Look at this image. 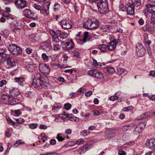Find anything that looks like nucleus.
<instances>
[{
  "label": "nucleus",
  "mask_w": 155,
  "mask_h": 155,
  "mask_svg": "<svg viewBox=\"0 0 155 155\" xmlns=\"http://www.w3.org/2000/svg\"><path fill=\"white\" fill-rule=\"evenodd\" d=\"M31 78L33 80L31 85L34 88L41 86L42 88L47 89L49 85L48 83L45 81V79L47 78L45 76L41 75L39 73L33 74Z\"/></svg>",
  "instance_id": "f257e3e1"
},
{
  "label": "nucleus",
  "mask_w": 155,
  "mask_h": 155,
  "mask_svg": "<svg viewBox=\"0 0 155 155\" xmlns=\"http://www.w3.org/2000/svg\"><path fill=\"white\" fill-rule=\"evenodd\" d=\"M89 1L92 4L90 6L97 8L99 12L101 14H104L109 10L107 0H89Z\"/></svg>",
  "instance_id": "f03ea898"
},
{
  "label": "nucleus",
  "mask_w": 155,
  "mask_h": 155,
  "mask_svg": "<svg viewBox=\"0 0 155 155\" xmlns=\"http://www.w3.org/2000/svg\"><path fill=\"white\" fill-rule=\"evenodd\" d=\"M99 25V21L94 18L87 20L83 24L84 27L88 30L96 29L97 28Z\"/></svg>",
  "instance_id": "7ed1b4c3"
},
{
  "label": "nucleus",
  "mask_w": 155,
  "mask_h": 155,
  "mask_svg": "<svg viewBox=\"0 0 155 155\" xmlns=\"http://www.w3.org/2000/svg\"><path fill=\"white\" fill-rule=\"evenodd\" d=\"M8 48V50L12 54L15 55H18L22 52L20 47L15 44L9 45Z\"/></svg>",
  "instance_id": "20e7f679"
},
{
  "label": "nucleus",
  "mask_w": 155,
  "mask_h": 155,
  "mask_svg": "<svg viewBox=\"0 0 155 155\" xmlns=\"http://www.w3.org/2000/svg\"><path fill=\"white\" fill-rule=\"evenodd\" d=\"M61 46L64 50H68L73 48L74 44L72 39H67L66 40L65 44L64 41L61 42Z\"/></svg>",
  "instance_id": "39448f33"
},
{
  "label": "nucleus",
  "mask_w": 155,
  "mask_h": 155,
  "mask_svg": "<svg viewBox=\"0 0 155 155\" xmlns=\"http://www.w3.org/2000/svg\"><path fill=\"white\" fill-rule=\"evenodd\" d=\"M22 14L25 17L30 19H35L37 18L36 14L35 12H32L30 9H24L23 11Z\"/></svg>",
  "instance_id": "423d86ee"
},
{
  "label": "nucleus",
  "mask_w": 155,
  "mask_h": 155,
  "mask_svg": "<svg viewBox=\"0 0 155 155\" xmlns=\"http://www.w3.org/2000/svg\"><path fill=\"white\" fill-rule=\"evenodd\" d=\"M88 73L91 76L99 79H102L104 77L103 74L101 72L97 70L89 71Z\"/></svg>",
  "instance_id": "0eeeda50"
},
{
  "label": "nucleus",
  "mask_w": 155,
  "mask_h": 155,
  "mask_svg": "<svg viewBox=\"0 0 155 155\" xmlns=\"http://www.w3.org/2000/svg\"><path fill=\"white\" fill-rule=\"evenodd\" d=\"M39 71L42 73L48 74L50 72V69L46 64H40L39 66Z\"/></svg>",
  "instance_id": "6e6552de"
},
{
  "label": "nucleus",
  "mask_w": 155,
  "mask_h": 155,
  "mask_svg": "<svg viewBox=\"0 0 155 155\" xmlns=\"http://www.w3.org/2000/svg\"><path fill=\"white\" fill-rule=\"evenodd\" d=\"M14 3L16 8L21 10L26 7L27 5V2L24 0H16Z\"/></svg>",
  "instance_id": "1a4fd4ad"
},
{
  "label": "nucleus",
  "mask_w": 155,
  "mask_h": 155,
  "mask_svg": "<svg viewBox=\"0 0 155 155\" xmlns=\"http://www.w3.org/2000/svg\"><path fill=\"white\" fill-rule=\"evenodd\" d=\"M71 22L66 19L62 20L60 22V25L64 29L68 30L71 27Z\"/></svg>",
  "instance_id": "9d476101"
},
{
  "label": "nucleus",
  "mask_w": 155,
  "mask_h": 155,
  "mask_svg": "<svg viewBox=\"0 0 155 155\" xmlns=\"http://www.w3.org/2000/svg\"><path fill=\"white\" fill-rule=\"evenodd\" d=\"M41 47L43 49L46 51H49L51 48V43L45 41L43 42L41 44Z\"/></svg>",
  "instance_id": "9b49d317"
},
{
  "label": "nucleus",
  "mask_w": 155,
  "mask_h": 155,
  "mask_svg": "<svg viewBox=\"0 0 155 155\" xmlns=\"http://www.w3.org/2000/svg\"><path fill=\"white\" fill-rule=\"evenodd\" d=\"M146 146L147 147L152 149L155 148V139L148 140L146 142Z\"/></svg>",
  "instance_id": "f8f14e48"
},
{
  "label": "nucleus",
  "mask_w": 155,
  "mask_h": 155,
  "mask_svg": "<svg viewBox=\"0 0 155 155\" xmlns=\"http://www.w3.org/2000/svg\"><path fill=\"white\" fill-rule=\"evenodd\" d=\"M143 29L145 31H151L154 30V25L151 22H148L143 26Z\"/></svg>",
  "instance_id": "ddd939ff"
},
{
  "label": "nucleus",
  "mask_w": 155,
  "mask_h": 155,
  "mask_svg": "<svg viewBox=\"0 0 155 155\" xmlns=\"http://www.w3.org/2000/svg\"><path fill=\"white\" fill-rule=\"evenodd\" d=\"M134 6L130 4L126 7V11L128 15H132L134 13Z\"/></svg>",
  "instance_id": "4468645a"
},
{
  "label": "nucleus",
  "mask_w": 155,
  "mask_h": 155,
  "mask_svg": "<svg viewBox=\"0 0 155 155\" xmlns=\"http://www.w3.org/2000/svg\"><path fill=\"white\" fill-rule=\"evenodd\" d=\"M115 133V130H107L105 133V137L109 139L114 137Z\"/></svg>",
  "instance_id": "2eb2a0df"
},
{
  "label": "nucleus",
  "mask_w": 155,
  "mask_h": 155,
  "mask_svg": "<svg viewBox=\"0 0 155 155\" xmlns=\"http://www.w3.org/2000/svg\"><path fill=\"white\" fill-rule=\"evenodd\" d=\"M50 4V2H47L46 3L44 4L42 14H44L45 13L47 15H48L49 13V9Z\"/></svg>",
  "instance_id": "dca6fc26"
},
{
  "label": "nucleus",
  "mask_w": 155,
  "mask_h": 155,
  "mask_svg": "<svg viewBox=\"0 0 155 155\" xmlns=\"http://www.w3.org/2000/svg\"><path fill=\"white\" fill-rule=\"evenodd\" d=\"M147 11L151 14H155V5H151L150 4L146 5Z\"/></svg>",
  "instance_id": "f3484780"
},
{
  "label": "nucleus",
  "mask_w": 155,
  "mask_h": 155,
  "mask_svg": "<svg viewBox=\"0 0 155 155\" xmlns=\"http://www.w3.org/2000/svg\"><path fill=\"white\" fill-rule=\"evenodd\" d=\"M56 33L59 36L60 38L63 39L66 38L68 36L66 33L62 32L59 30H57Z\"/></svg>",
  "instance_id": "a211bd4d"
},
{
  "label": "nucleus",
  "mask_w": 155,
  "mask_h": 155,
  "mask_svg": "<svg viewBox=\"0 0 155 155\" xmlns=\"http://www.w3.org/2000/svg\"><path fill=\"white\" fill-rule=\"evenodd\" d=\"M9 92L10 95L12 96H16L19 94L18 90L17 88H13L10 89Z\"/></svg>",
  "instance_id": "6ab92c4d"
},
{
  "label": "nucleus",
  "mask_w": 155,
  "mask_h": 155,
  "mask_svg": "<svg viewBox=\"0 0 155 155\" xmlns=\"http://www.w3.org/2000/svg\"><path fill=\"white\" fill-rule=\"evenodd\" d=\"M53 33V34H52L51 37L53 41L58 43L59 42L60 39L58 36L57 35L56 32H55L54 31L52 30V31Z\"/></svg>",
  "instance_id": "aec40b11"
},
{
  "label": "nucleus",
  "mask_w": 155,
  "mask_h": 155,
  "mask_svg": "<svg viewBox=\"0 0 155 155\" xmlns=\"http://www.w3.org/2000/svg\"><path fill=\"white\" fill-rule=\"evenodd\" d=\"M9 57H8L7 63L9 67H12L15 66L17 64V62L15 61L14 59H8Z\"/></svg>",
  "instance_id": "412c9836"
},
{
  "label": "nucleus",
  "mask_w": 155,
  "mask_h": 155,
  "mask_svg": "<svg viewBox=\"0 0 155 155\" xmlns=\"http://www.w3.org/2000/svg\"><path fill=\"white\" fill-rule=\"evenodd\" d=\"M6 104H8L14 105L16 104L17 102L15 97L10 96Z\"/></svg>",
  "instance_id": "4be33fe9"
},
{
  "label": "nucleus",
  "mask_w": 155,
  "mask_h": 155,
  "mask_svg": "<svg viewBox=\"0 0 155 155\" xmlns=\"http://www.w3.org/2000/svg\"><path fill=\"white\" fill-rule=\"evenodd\" d=\"M29 39L30 41H37L39 39L38 35L35 34L30 35L29 37Z\"/></svg>",
  "instance_id": "5701e85b"
},
{
  "label": "nucleus",
  "mask_w": 155,
  "mask_h": 155,
  "mask_svg": "<svg viewBox=\"0 0 155 155\" xmlns=\"http://www.w3.org/2000/svg\"><path fill=\"white\" fill-rule=\"evenodd\" d=\"M116 47V45L112 41L110 42L107 45V47L108 50L110 51H112L114 50Z\"/></svg>",
  "instance_id": "b1692460"
},
{
  "label": "nucleus",
  "mask_w": 155,
  "mask_h": 155,
  "mask_svg": "<svg viewBox=\"0 0 155 155\" xmlns=\"http://www.w3.org/2000/svg\"><path fill=\"white\" fill-rule=\"evenodd\" d=\"M68 117L71 121H78L79 120V118L76 117L72 114L67 115Z\"/></svg>",
  "instance_id": "393cba45"
},
{
  "label": "nucleus",
  "mask_w": 155,
  "mask_h": 155,
  "mask_svg": "<svg viewBox=\"0 0 155 155\" xmlns=\"http://www.w3.org/2000/svg\"><path fill=\"white\" fill-rule=\"evenodd\" d=\"M136 51L137 55L140 57L143 56L146 53L145 48H143L140 50H137Z\"/></svg>",
  "instance_id": "a878e982"
},
{
  "label": "nucleus",
  "mask_w": 155,
  "mask_h": 155,
  "mask_svg": "<svg viewBox=\"0 0 155 155\" xmlns=\"http://www.w3.org/2000/svg\"><path fill=\"white\" fill-rule=\"evenodd\" d=\"M132 4L134 6L138 7L141 4V0H131Z\"/></svg>",
  "instance_id": "bb28decb"
},
{
  "label": "nucleus",
  "mask_w": 155,
  "mask_h": 155,
  "mask_svg": "<svg viewBox=\"0 0 155 155\" xmlns=\"http://www.w3.org/2000/svg\"><path fill=\"white\" fill-rule=\"evenodd\" d=\"M15 80L16 82L21 85H22L23 83L25 81V79L23 78L16 77L15 78Z\"/></svg>",
  "instance_id": "cd10ccee"
},
{
  "label": "nucleus",
  "mask_w": 155,
  "mask_h": 155,
  "mask_svg": "<svg viewBox=\"0 0 155 155\" xmlns=\"http://www.w3.org/2000/svg\"><path fill=\"white\" fill-rule=\"evenodd\" d=\"M27 69L29 72H32L34 71L35 68V65L33 64H30L28 65L26 67Z\"/></svg>",
  "instance_id": "c85d7f7f"
},
{
  "label": "nucleus",
  "mask_w": 155,
  "mask_h": 155,
  "mask_svg": "<svg viewBox=\"0 0 155 155\" xmlns=\"http://www.w3.org/2000/svg\"><path fill=\"white\" fill-rule=\"evenodd\" d=\"M107 46L104 44H101L99 45L98 48L102 52H105L107 51Z\"/></svg>",
  "instance_id": "c756f323"
},
{
  "label": "nucleus",
  "mask_w": 155,
  "mask_h": 155,
  "mask_svg": "<svg viewBox=\"0 0 155 155\" xmlns=\"http://www.w3.org/2000/svg\"><path fill=\"white\" fill-rule=\"evenodd\" d=\"M33 7L36 9L38 11H40L41 13H42L43 10V6L41 5H37L36 4H34L33 5Z\"/></svg>",
  "instance_id": "7c9ffc66"
},
{
  "label": "nucleus",
  "mask_w": 155,
  "mask_h": 155,
  "mask_svg": "<svg viewBox=\"0 0 155 155\" xmlns=\"http://www.w3.org/2000/svg\"><path fill=\"white\" fill-rule=\"evenodd\" d=\"M91 144L90 143L88 142L86 144L83 146L82 147L84 149V151L86 152L91 148Z\"/></svg>",
  "instance_id": "2f4dec72"
},
{
  "label": "nucleus",
  "mask_w": 155,
  "mask_h": 155,
  "mask_svg": "<svg viewBox=\"0 0 155 155\" xmlns=\"http://www.w3.org/2000/svg\"><path fill=\"white\" fill-rule=\"evenodd\" d=\"M83 37L82 39V41L84 42H86L87 39L88 38L89 35L88 32H85L83 34Z\"/></svg>",
  "instance_id": "473e14b6"
},
{
  "label": "nucleus",
  "mask_w": 155,
  "mask_h": 155,
  "mask_svg": "<svg viewBox=\"0 0 155 155\" xmlns=\"http://www.w3.org/2000/svg\"><path fill=\"white\" fill-rule=\"evenodd\" d=\"M72 56L78 57L79 56L80 54L78 51L76 50H74L71 53Z\"/></svg>",
  "instance_id": "72a5a7b5"
},
{
  "label": "nucleus",
  "mask_w": 155,
  "mask_h": 155,
  "mask_svg": "<svg viewBox=\"0 0 155 155\" xmlns=\"http://www.w3.org/2000/svg\"><path fill=\"white\" fill-rule=\"evenodd\" d=\"M56 138L59 141H62L64 140V138L63 137L62 135L60 134H58Z\"/></svg>",
  "instance_id": "f704fd0d"
},
{
  "label": "nucleus",
  "mask_w": 155,
  "mask_h": 155,
  "mask_svg": "<svg viewBox=\"0 0 155 155\" xmlns=\"http://www.w3.org/2000/svg\"><path fill=\"white\" fill-rule=\"evenodd\" d=\"M106 70L107 72L110 74L114 72L115 71L114 69L112 67L107 68Z\"/></svg>",
  "instance_id": "c9c22d12"
},
{
  "label": "nucleus",
  "mask_w": 155,
  "mask_h": 155,
  "mask_svg": "<svg viewBox=\"0 0 155 155\" xmlns=\"http://www.w3.org/2000/svg\"><path fill=\"white\" fill-rule=\"evenodd\" d=\"M28 126L31 129H35L37 127L38 124L36 123H32L29 124Z\"/></svg>",
  "instance_id": "e433bc0d"
},
{
  "label": "nucleus",
  "mask_w": 155,
  "mask_h": 155,
  "mask_svg": "<svg viewBox=\"0 0 155 155\" xmlns=\"http://www.w3.org/2000/svg\"><path fill=\"white\" fill-rule=\"evenodd\" d=\"M90 132L89 130H85L81 133V136L83 137H85L87 135L89 134Z\"/></svg>",
  "instance_id": "4c0bfd02"
},
{
  "label": "nucleus",
  "mask_w": 155,
  "mask_h": 155,
  "mask_svg": "<svg viewBox=\"0 0 155 155\" xmlns=\"http://www.w3.org/2000/svg\"><path fill=\"white\" fill-rule=\"evenodd\" d=\"M10 96H9V95H4H4H2V96L1 98H2V99L3 101H5L7 102Z\"/></svg>",
  "instance_id": "58836bf2"
},
{
  "label": "nucleus",
  "mask_w": 155,
  "mask_h": 155,
  "mask_svg": "<svg viewBox=\"0 0 155 155\" xmlns=\"http://www.w3.org/2000/svg\"><path fill=\"white\" fill-rule=\"evenodd\" d=\"M117 92H116L114 96H111L110 97V100L111 101H113L116 100L118 99V97L116 95H117Z\"/></svg>",
  "instance_id": "ea45409f"
},
{
  "label": "nucleus",
  "mask_w": 155,
  "mask_h": 155,
  "mask_svg": "<svg viewBox=\"0 0 155 155\" xmlns=\"http://www.w3.org/2000/svg\"><path fill=\"white\" fill-rule=\"evenodd\" d=\"M41 57L45 61H47L48 60L49 57L45 53H43L41 55Z\"/></svg>",
  "instance_id": "a19ab883"
},
{
  "label": "nucleus",
  "mask_w": 155,
  "mask_h": 155,
  "mask_svg": "<svg viewBox=\"0 0 155 155\" xmlns=\"http://www.w3.org/2000/svg\"><path fill=\"white\" fill-rule=\"evenodd\" d=\"M34 94L33 92L31 91H27L25 93V95L26 97H31Z\"/></svg>",
  "instance_id": "79ce46f5"
},
{
  "label": "nucleus",
  "mask_w": 155,
  "mask_h": 155,
  "mask_svg": "<svg viewBox=\"0 0 155 155\" xmlns=\"http://www.w3.org/2000/svg\"><path fill=\"white\" fill-rule=\"evenodd\" d=\"M136 51L137 50H140L141 49L143 48H145L144 47H143L142 45L141 44L138 43L136 46Z\"/></svg>",
  "instance_id": "37998d69"
},
{
  "label": "nucleus",
  "mask_w": 155,
  "mask_h": 155,
  "mask_svg": "<svg viewBox=\"0 0 155 155\" xmlns=\"http://www.w3.org/2000/svg\"><path fill=\"white\" fill-rule=\"evenodd\" d=\"M54 50L55 51H58L61 48V45L58 44H54L53 45Z\"/></svg>",
  "instance_id": "c03bdc74"
},
{
  "label": "nucleus",
  "mask_w": 155,
  "mask_h": 155,
  "mask_svg": "<svg viewBox=\"0 0 155 155\" xmlns=\"http://www.w3.org/2000/svg\"><path fill=\"white\" fill-rule=\"evenodd\" d=\"M64 106L66 110H69L71 109V105L70 103H67L64 104Z\"/></svg>",
  "instance_id": "a18cd8bd"
},
{
  "label": "nucleus",
  "mask_w": 155,
  "mask_h": 155,
  "mask_svg": "<svg viewBox=\"0 0 155 155\" xmlns=\"http://www.w3.org/2000/svg\"><path fill=\"white\" fill-rule=\"evenodd\" d=\"M135 131L138 132V133H141L142 132L143 130L142 129V127H140V126L138 125L137 127L135 129Z\"/></svg>",
  "instance_id": "49530a36"
},
{
  "label": "nucleus",
  "mask_w": 155,
  "mask_h": 155,
  "mask_svg": "<svg viewBox=\"0 0 155 155\" xmlns=\"http://www.w3.org/2000/svg\"><path fill=\"white\" fill-rule=\"evenodd\" d=\"M102 111L101 110L98 111L97 110H94V114L95 115H98L102 114Z\"/></svg>",
  "instance_id": "de8ad7c7"
},
{
  "label": "nucleus",
  "mask_w": 155,
  "mask_h": 155,
  "mask_svg": "<svg viewBox=\"0 0 155 155\" xmlns=\"http://www.w3.org/2000/svg\"><path fill=\"white\" fill-rule=\"evenodd\" d=\"M15 120L18 123H21L24 121V120L21 118H16Z\"/></svg>",
  "instance_id": "09e8293b"
},
{
  "label": "nucleus",
  "mask_w": 155,
  "mask_h": 155,
  "mask_svg": "<svg viewBox=\"0 0 155 155\" xmlns=\"http://www.w3.org/2000/svg\"><path fill=\"white\" fill-rule=\"evenodd\" d=\"M54 11H58V10L59 9L60 6L58 4H55L54 5Z\"/></svg>",
  "instance_id": "8fccbe9b"
},
{
  "label": "nucleus",
  "mask_w": 155,
  "mask_h": 155,
  "mask_svg": "<svg viewBox=\"0 0 155 155\" xmlns=\"http://www.w3.org/2000/svg\"><path fill=\"white\" fill-rule=\"evenodd\" d=\"M151 41L150 40H148L147 41H145V46L146 47H150V45L151 44Z\"/></svg>",
  "instance_id": "3c124183"
},
{
  "label": "nucleus",
  "mask_w": 155,
  "mask_h": 155,
  "mask_svg": "<svg viewBox=\"0 0 155 155\" xmlns=\"http://www.w3.org/2000/svg\"><path fill=\"white\" fill-rule=\"evenodd\" d=\"M125 110H124V111H129L130 110H132L134 109V107L132 106H130L124 108Z\"/></svg>",
  "instance_id": "603ef678"
},
{
  "label": "nucleus",
  "mask_w": 155,
  "mask_h": 155,
  "mask_svg": "<svg viewBox=\"0 0 155 155\" xmlns=\"http://www.w3.org/2000/svg\"><path fill=\"white\" fill-rule=\"evenodd\" d=\"M84 143V141L82 139L78 140L76 142V144L80 145Z\"/></svg>",
  "instance_id": "864d4df0"
},
{
  "label": "nucleus",
  "mask_w": 155,
  "mask_h": 155,
  "mask_svg": "<svg viewBox=\"0 0 155 155\" xmlns=\"http://www.w3.org/2000/svg\"><path fill=\"white\" fill-rule=\"evenodd\" d=\"M139 126H140V127H142V129L143 130V128L145 127L146 124L145 122H142L140 123L138 125Z\"/></svg>",
  "instance_id": "5fc2aeb1"
},
{
  "label": "nucleus",
  "mask_w": 155,
  "mask_h": 155,
  "mask_svg": "<svg viewBox=\"0 0 155 155\" xmlns=\"http://www.w3.org/2000/svg\"><path fill=\"white\" fill-rule=\"evenodd\" d=\"M6 84V81L4 80H2L0 81V86L2 87L4 85Z\"/></svg>",
  "instance_id": "6e6d98bb"
},
{
  "label": "nucleus",
  "mask_w": 155,
  "mask_h": 155,
  "mask_svg": "<svg viewBox=\"0 0 155 155\" xmlns=\"http://www.w3.org/2000/svg\"><path fill=\"white\" fill-rule=\"evenodd\" d=\"M7 120L8 122V123L10 125L15 124V122L13 121L11 119L8 118L7 119Z\"/></svg>",
  "instance_id": "4d7b16f0"
},
{
  "label": "nucleus",
  "mask_w": 155,
  "mask_h": 155,
  "mask_svg": "<svg viewBox=\"0 0 155 155\" xmlns=\"http://www.w3.org/2000/svg\"><path fill=\"white\" fill-rule=\"evenodd\" d=\"M3 1L6 5L11 4L13 2V0H3Z\"/></svg>",
  "instance_id": "13d9d810"
},
{
  "label": "nucleus",
  "mask_w": 155,
  "mask_h": 155,
  "mask_svg": "<svg viewBox=\"0 0 155 155\" xmlns=\"http://www.w3.org/2000/svg\"><path fill=\"white\" fill-rule=\"evenodd\" d=\"M92 94V92L91 91H89L85 93V95L87 97H90Z\"/></svg>",
  "instance_id": "bf43d9fd"
},
{
  "label": "nucleus",
  "mask_w": 155,
  "mask_h": 155,
  "mask_svg": "<svg viewBox=\"0 0 155 155\" xmlns=\"http://www.w3.org/2000/svg\"><path fill=\"white\" fill-rule=\"evenodd\" d=\"M118 154L119 155H126V153L123 150H119L118 152Z\"/></svg>",
  "instance_id": "052dcab7"
},
{
  "label": "nucleus",
  "mask_w": 155,
  "mask_h": 155,
  "mask_svg": "<svg viewBox=\"0 0 155 155\" xmlns=\"http://www.w3.org/2000/svg\"><path fill=\"white\" fill-rule=\"evenodd\" d=\"M78 152L80 154L85 152V151L84 150V149H83L82 147H81L78 150Z\"/></svg>",
  "instance_id": "680f3d73"
},
{
  "label": "nucleus",
  "mask_w": 155,
  "mask_h": 155,
  "mask_svg": "<svg viewBox=\"0 0 155 155\" xmlns=\"http://www.w3.org/2000/svg\"><path fill=\"white\" fill-rule=\"evenodd\" d=\"M50 144L51 145H54L56 144V141L54 139H52L50 141Z\"/></svg>",
  "instance_id": "e2e57ef3"
},
{
  "label": "nucleus",
  "mask_w": 155,
  "mask_h": 155,
  "mask_svg": "<svg viewBox=\"0 0 155 155\" xmlns=\"http://www.w3.org/2000/svg\"><path fill=\"white\" fill-rule=\"evenodd\" d=\"M25 51L27 54H29L32 52V50L28 48L26 49Z\"/></svg>",
  "instance_id": "0e129e2a"
},
{
  "label": "nucleus",
  "mask_w": 155,
  "mask_h": 155,
  "mask_svg": "<svg viewBox=\"0 0 155 155\" xmlns=\"http://www.w3.org/2000/svg\"><path fill=\"white\" fill-rule=\"evenodd\" d=\"M149 75L150 76H152L153 77H155V72L154 71H150L149 73Z\"/></svg>",
  "instance_id": "69168bd1"
},
{
  "label": "nucleus",
  "mask_w": 155,
  "mask_h": 155,
  "mask_svg": "<svg viewBox=\"0 0 155 155\" xmlns=\"http://www.w3.org/2000/svg\"><path fill=\"white\" fill-rule=\"evenodd\" d=\"M15 113L17 115H19L21 114L20 110H15Z\"/></svg>",
  "instance_id": "338daca9"
},
{
  "label": "nucleus",
  "mask_w": 155,
  "mask_h": 155,
  "mask_svg": "<svg viewBox=\"0 0 155 155\" xmlns=\"http://www.w3.org/2000/svg\"><path fill=\"white\" fill-rule=\"evenodd\" d=\"M151 21L155 24V14L152 15L151 17Z\"/></svg>",
  "instance_id": "774afa93"
}]
</instances>
